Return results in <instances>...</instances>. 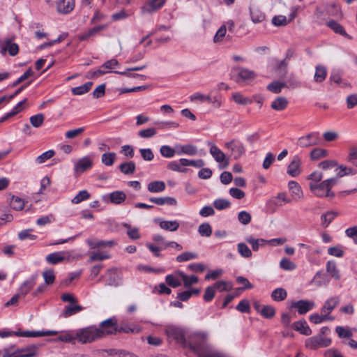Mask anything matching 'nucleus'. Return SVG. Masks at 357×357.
I'll use <instances>...</instances> for the list:
<instances>
[{"instance_id": "1", "label": "nucleus", "mask_w": 357, "mask_h": 357, "mask_svg": "<svg viewBox=\"0 0 357 357\" xmlns=\"http://www.w3.org/2000/svg\"><path fill=\"white\" fill-rule=\"evenodd\" d=\"M319 167L325 171L326 175L328 176V170L334 169L335 172V176L332 178H337L339 181V178L344 176L354 175L357 173V170L354 168L347 167L344 165H339L337 162L335 160H326L319 163Z\"/></svg>"}, {"instance_id": "2", "label": "nucleus", "mask_w": 357, "mask_h": 357, "mask_svg": "<svg viewBox=\"0 0 357 357\" xmlns=\"http://www.w3.org/2000/svg\"><path fill=\"white\" fill-rule=\"evenodd\" d=\"M337 183V178L331 177L323 180L319 184L310 185V190L317 197L332 199L335 197V193L331 189Z\"/></svg>"}, {"instance_id": "3", "label": "nucleus", "mask_w": 357, "mask_h": 357, "mask_svg": "<svg viewBox=\"0 0 357 357\" xmlns=\"http://www.w3.org/2000/svg\"><path fill=\"white\" fill-rule=\"evenodd\" d=\"M102 332L95 326L82 328L75 333V339L82 344L91 343L102 337Z\"/></svg>"}, {"instance_id": "4", "label": "nucleus", "mask_w": 357, "mask_h": 357, "mask_svg": "<svg viewBox=\"0 0 357 357\" xmlns=\"http://www.w3.org/2000/svg\"><path fill=\"white\" fill-rule=\"evenodd\" d=\"M331 278L340 279V275L337 269H321L313 278L312 283L317 286L325 285Z\"/></svg>"}, {"instance_id": "5", "label": "nucleus", "mask_w": 357, "mask_h": 357, "mask_svg": "<svg viewBox=\"0 0 357 357\" xmlns=\"http://www.w3.org/2000/svg\"><path fill=\"white\" fill-rule=\"evenodd\" d=\"M187 347H189L197 356L208 348L205 345V336L202 334L190 335L187 340Z\"/></svg>"}, {"instance_id": "6", "label": "nucleus", "mask_w": 357, "mask_h": 357, "mask_svg": "<svg viewBox=\"0 0 357 357\" xmlns=\"http://www.w3.org/2000/svg\"><path fill=\"white\" fill-rule=\"evenodd\" d=\"M165 333L169 337L181 344L183 347H187V340L181 328L174 326H168L165 328Z\"/></svg>"}, {"instance_id": "7", "label": "nucleus", "mask_w": 357, "mask_h": 357, "mask_svg": "<svg viewBox=\"0 0 357 357\" xmlns=\"http://www.w3.org/2000/svg\"><path fill=\"white\" fill-rule=\"evenodd\" d=\"M331 343L330 338H325L321 335H318L310 338H308L305 341V346L310 349H317L319 347H326Z\"/></svg>"}, {"instance_id": "8", "label": "nucleus", "mask_w": 357, "mask_h": 357, "mask_svg": "<svg viewBox=\"0 0 357 357\" xmlns=\"http://www.w3.org/2000/svg\"><path fill=\"white\" fill-rule=\"evenodd\" d=\"M54 332L52 331H23V332H10V331H0V337H6L8 336H11L13 335H15L17 336L22 337H42L45 335H50L52 334H54Z\"/></svg>"}, {"instance_id": "9", "label": "nucleus", "mask_w": 357, "mask_h": 357, "mask_svg": "<svg viewBox=\"0 0 357 357\" xmlns=\"http://www.w3.org/2000/svg\"><path fill=\"white\" fill-rule=\"evenodd\" d=\"M319 142L318 132H310L306 135L299 137L297 140V146L301 148H306L317 145Z\"/></svg>"}, {"instance_id": "10", "label": "nucleus", "mask_w": 357, "mask_h": 357, "mask_svg": "<svg viewBox=\"0 0 357 357\" xmlns=\"http://www.w3.org/2000/svg\"><path fill=\"white\" fill-rule=\"evenodd\" d=\"M225 146L231 151V155L235 160L238 159L245 153L243 144L235 140L226 142Z\"/></svg>"}, {"instance_id": "11", "label": "nucleus", "mask_w": 357, "mask_h": 357, "mask_svg": "<svg viewBox=\"0 0 357 357\" xmlns=\"http://www.w3.org/2000/svg\"><path fill=\"white\" fill-rule=\"evenodd\" d=\"M210 153L217 162L222 163V168H226L229 165V160L226 159L225 154L215 144L211 146Z\"/></svg>"}, {"instance_id": "12", "label": "nucleus", "mask_w": 357, "mask_h": 357, "mask_svg": "<svg viewBox=\"0 0 357 357\" xmlns=\"http://www.w3.org/2000/svg\"><path fill=\"white\" fill-rule=\"evenodd\" d=\"M315 306V303L312 301L308 300H299L296 302H292L291 307H296L300 314H304L307 312L312 310Z\"/></svg>"}, {"instance_id": "13", "label": "nucleus", "mask_w": 357, "mask_h": 357, "mask_svg": "<svg viewBox=\"0 0 357 357\" xmlns=\"http://www.w3.org/2000/svg\"><path fill=\"white\" fill-rule=\"evenodd\" d=\"M102 337L105 335L115 334L117 333L116 321L114 319H108L100 324Z\"/></svg>"}, {"instance_id": "14", "label": "nucleus", "mask_w": 357, "mask_h": 357, "mask_svg": "<svg viewBox=\"0 0 357 357\" xmlns=\"http://www.w3.org/2000/svg\"><path fill=\"white\" fill-rule=\"evenodd\" d=\"M298 7H293L291 8V13L289 15V20L284 15H277L272 18V23L276 26H285L289 22H291L296 16Z\"/></svg>"}, {"instance_id": "15", "label": "nucleus", "mask_w": 357, "mask_h": 357, "mask_svg": "<svg viewBox=\"0 0 357 357\" xmlns=\"http://www.w3.org/2000/svg\"><path fill=\"white\" fill-rule=\"evenodd\" d=\"M250 18L253 23H261L265 20V14L255 3L250 4L249 7Z\"/></svg>"}, {"instance_id": "16", "label": "nucleus", "mask_w": 357, "mask_h": 357, "mask_svg": "<svg viewBox=\"0 0 357 357\" xmlns=\"http://www.w3.org/2000/svg\"><path fill=\"white\" fill-rule=\"evenodd\" d=\"M75 5V0H59L56 3V11L60 14H68L74 9Z\"/></svg>"}, {"instance_id": "17", "label": "nucleus", "mask_w": 357, "mask_h": 357, "mask_svg": "<svg viewBox=\"0 0 357 357\" xmlns=\"http://www.w3.org/2000/svg\"><path fill=\"white\" fill-rule=\"evenodd\" d=\"M340 303L339 296H332L327 299L321 309V312L326 314L327 317H331V312Z\"/></svg>"}, {"instance_id": "18", "label": "nucleus", "mask_w": 357, "mask_h": 357, "mask_svg": "<svg viewBox=\"0 0 357 357\" xmlns=\"http://www.w3.org/2000/svg\"><path fill=\"white\" fill-rule=\"evenodd\" d=\"M234 70L237 72L238 77L236 82L241 81H250L256 77V74L254 71L250 70L243 68H234Z\"/></svg>"}, {"instance_id": "19", "label": "nucleus", "mask_w": 357, "mask_h": 357, "mask_svg": "<svg viewBox=\"0 0 357 357\" xmlns=\"http://www.w3.org/2000/svg\"><path fill=\"white\" fill-rule=\"evenodd\" d=\"M7 51L10 56H15L19 52L18 45L16 43H12L9 40L0 42V52L5 54Z\"/></svg>"}, {"instance_id": "20", "label": "nucleus", "mask_w": 357, "mask_h": 357, "mask_svg": "<svg viewBox=\"0 0 357 357\" xmlns=\"http://www.w3.org/2000/svg\"><path fill=\"white\" fill-rule=\"evenodd\" d=\"M301 160L300 158L295 155L287 167V174L292 177H296L299 175L301 173Z\"/></svg>"}, {"instance_id": "21", "label": "nucleus", "mask_w": 357, "mask_h": 357, "mask_svg": "<svg viewBox=\"0 0 357 357\" xmlns=\"http://www.w3.org/2000/svg\"><path fill=\"white\" fill-rule=\"evenodd\" d=\"M288 61L287 59H284L280 61H279L275 68V73L276 74L277 77L281 79H284V78L287 75L288 73Z\"/></svg>"}, {"instance_id": "22", "label": "nucleus", "mask_w": 357, "mask_h": 357, "mask_svg": "<svg viewBox=\"0 0 357 357\" xmlns=\"http://www.w3.org/2000/svg\"><path fill=\"white\" fill-rule=\"evenodd\" d=\"M36 275H33L29 280L22 284L17 292L21 297H24L32 289L36 284Z\"/></svg>"}, {"instance_id": "23", "label": "nucleus", "mask_w": 357, "mask_h": 357, "mask_svg": "<svg viewBox=\"0 0 357 357\" xmlns=\"http://www.w3.org/2000/svg\"><path fill=\"white\" fill-rule=\"evenodd\" d=\"M92 165V160L88 156L84 157L77 162L75 166V170L76 172L82 173L90 169Z\"/></svg>"}, {"instance_id": "24", "label": "nucleus", "mask_w": 357, "mask_h": 357, "mask_svg": "<svg viewBox=\"0 0 357 357\" xmlns=\"http://www.w3.org/2000/svg\"><path fill=\"white\" fill-rule=\"evenodd\" d=\"M165 1V0H152L142 7V12L151 14L160 8Z\"/></svg>"}, {"instance_id": "25", "label": "nucleus", "mask_w": 357, "mask_h": 357, "mask_svg": "<svg viewBox=\"0 0 357 357\" xmlns=\"http://www.w3.org/2000/svg\"><path fill=\"white\" fill-rule=\"evenodd\" d=\"M86 243L91 249L105 247L111 248L115 245L114 241H99L95 238H89L86 241Z\"/></svg>"}, {"instance_id": "26", "label": "nucleus", "mask_w": 357, "mask_h": 357, "mask_svg": "<svg viewBox=\"0 0 357 357\" xmlns=\"http://www.w3.org/2000/svg\"><path fill=\"white\" fill-rule=\"evenodd\" d=\"M145 68H146V64H144L141 66L135 67V68H127L125 71H113V72L114 73H117V74H119L123 76L128 77L136 78V77H139L142 79H145L146 76H144V75L130 73V71L141 70L144 69Z\"/></svg>"}, {"instance_id": "27", "label": "nucleus", "mask_w": 357, "mask_h": 357, "mask_svg": "<svg viewBox=\"0 0 357 357\" xmlns=\"http://www.w3.org/2000/svg\"><path fill=\"white\" fill-rule=\"evenodd\" d=\"M288 188L294 199H300L303 197V191L300 185L297 182L294 181H289L288 183Z\"/></svg>"}, {"instance_id": "28", "label": "nucleus", "mask_w": 357, "mask_h": 357, "mask_svg": "<svg viewBox=\"0 0 357 357\" xmlns=\"http://www.w3.org/2000/svg\"><path fill=\"white\" fill-rule=\"evenodd\" d=\"M38 347L32 344L29 347L17 350L18 357H33L37 355Z\"/></svg>"}, {"instance_id": "29", "label": "nucleus", "mask_w": 357, "mask_h": 357, "mask_svg": "<svg viewBox=\"0 0 357 357\" xmlns=\"http://www.w3.org/2000/svg\"><path fill=\"white\" fill-rule=\"evenodd\" d=\"M176 153L188 155H195L197 153V148L192 144L178 145L176 146Z\"/></svg>"}, {"instance_id": "30", "label": "nucleus", "mask_w": 357, "mask_h": 357, "mask_svg": "<svg viewBox=\"0 0 357 357\" xmlns=\"http://www.w3.org/2000/svg\"><path fill=\"white\" fill-rule=\"evenodd\" d=\"M149 201L159 206L167 204L169 206H176L177 201L174 197H151Z\"/></svg>"}, {"instance_id": "31", "label": "nucleus", "mask_w": 357, "mask_h": 357, "mask_svg": "<svg viewBox=\"0 0 357 357\" xmlns=\"http://www.w3.org/2000/svg\"><path fill=\"white\" fill-rule=\"evenodd\" d=\"M339 215L338 212L335 211H328L321 215V225L324 228L329 226L330 223Z\"/></svg>"}, {"instance_id": "32", "label": "nucleus", "mask_w": 357, "mask_h": 357, "mask_svg": "<svg viewBox=\"0 0 357 357\" xmlns=\"http://www.w3.org/2000/svg\"><path fill=\"white\" fill-rule=\"evenodd\" d=\"M289 102L285 97H277L271 103V108L276 111L285 109L288 106Z\"/></svg>"}, {"instance_id": "33", "label": "nucleus", "mask_w": 357, "mask_h": 357, "mask_svg": "<svg viewBox=\"0 0 357 357\" xmlns=\"http://www.w3.org/2000/svg\"><path fill=\"white\" fill-rule=\"evenodd\" d=\"M284 79L282 82L285 84V88L296 89L301 86L299 81L294 73L287 74Z\"/></svg>"}, {"instance_id": "34", "label": "nucleus", "mask_w": 357, "mask_h": 357, "mask_svg": "<svg viewBox=\"0 0 357 357\" xmlns=\"http://www.w3.org/2000/svg\"><path fill=\"white\" fill-rule=\"evenodd\" d=\"M294 328L295 331L305 335H310L312 333L311 329L304 319L295 322L294 324Z\"/></svg>"}, {"instance_id": "35", "label": "nucleus", "mask_w": 357, "mask_h": 357, "mask_svg": "<svg viewBox=\"0 0 357 357\" xmlns=\"http://www.w3.org/2000/svg\"><path fill=\"white\" fill-rule=\"evenodd\" d=\"M165 183L163 181H155L148 184L147 189L150 192L157 193L165 190Z\"/></svg>"}, {"instance_id": "36", "label": "nucleus", "mask_w": 357, "mask_h": 357, "mask_svg": "<svg viewBox=\"0 0 357 357\" xmlns=\"http://www.w3.org/2000/svg\"><path fill=\"white\" fill-rule=\"evenodd\" d=\"M160 227L164 230L175 231L179 227V223L176 220H162L159 223Z\"/></svg>"}, {"instance_id": "37", "label": "nucleus", "mask_w": 357, "mask_h": 357, "mask_svg": "<svg viewBox=\"0 0 357 357\" xmlns=\"http://www.w3.org/2000/svg\"><path fill=\"white\" fill-rule=\"evenodd\" d=\"M110 202L114 204H121L126 199V195L123 191H115L109 195Z\"/></svg>"}, {"instance_id": "38", "label": "nucleus", "mask_w": 357, "mask_h": 357, "mask_svg": "<svg viewBox=\"0 0 357 357\" xmlns=\"http://www.w3.org/2000/svg\"><path fill=\"white\" fill-rule=\"evenodd\" d=\"M327 70L325 66L318 65L316 66V70L314 76V79L316 82H322L326 77Z\"/></svg>"}, {"instance_id": "39", "label": "nucleus", "mask_w": 357, "mask_h": 357, "mask_svg": "<svg viewBox=\"0 0 357 357\" xmlns=\"http://www.w3.org/2000/svg\"><path fill=\"white\" fill-rule=\"evenodd\" d=\"M245 241L250 243L254 251H257L260 246H264L268 243V241L263 238H254L252 236L247 237Z\"/></svg>"}, {"instance_id": "40", "label": "nucleus", "mask_w": 357, "mask_h": 357, "mask_svg": "<svg viewBox=\"0 0 357 357\" xmlns=\"http://www.w3.org/2000/svg\"><path fill=\"white\" fill-rule=\"evenodd\" d=\"M309 319L311 322L318 324L324 321H333L334 320L333 317H327L326 314L321 313L319 314H312L310 316Z\"/></svg>"}, {"instance_id": "41", "label": "nucleus", "mask_w": 357, "mask_h": 357, "mask_svg": "<svg viewBox=\"0 0 357 357\" xmlns=\"http://www.w3.org/2000/svg\"><path fill=\"white\" fill-rule=\"evenodd\" d=\"M179 162L183 166H192L197 168L203 167L204 166V162L202 159L199 160H188L185 158H181Z\"/></svg>"}, {"instance_id": "42", "label": "nucleus", "mask_w": 357, "mask_h": 357, "mask_svg": "<svg viewBox=\"0 0 357 357\" xmlns=\"http://www.w3.org/2000/svg\"><path fill=\"white\" fill-rule=\"evenodd\" d=\"M178 274L183 280L185 287H189L198 282V278L195 275L188 276L182 272H178Z\"/></svg>"}, {"instance_id": "43", "label": "nucleus", "mask_w": 357, "mask_h": 357, "mask_svg": "<svg viewBox=\"0 0 357 357\" xmlns=\"http://www.w3.org/2000/svg\"><path fill=\"white\" fill-rule=\"evenodd\" d=\"M46 260L47 262L52 265H56L59 262L64 260V257L62 252H54L47 256Z\"/></svg>"}, {"instance_id": "44", "label": "nucleus", "mask_w": 357, "mask_h": 357, "mask_svg": "<svg viewBox=\"0 0 357 357\" xmlns=\"http://www.w3.org/2000/svg\"><path fill=\"white\" fill-rule=\"evenodd\" d=\"M287 296L286 290L283 288H277L271 293V298L275 301H284Z\"/></svg>"}, {"instance_id": "45", "label": "nucleus", "mask_w": 357, "mask_h": 357, "mask_svg": "<svg viewBox=\"0 0 357 357\" xmlns=\"http://www.w3.org/2000/svg\"><path fill=\"white\" fill-rule=\"evenodd\" d=\"M119 169L124 174H132L135 171V164L132 161L124 162L120 165Z\"/></svg>"}, {"instance_id": "46", "label": "nucleus", "mask_w": 357, "mask_h": 357, "mask_svg": "<svg viewBox=\"0 0 357 357\" xmlns=\"http://www.w3.org/2000/svg\"><path fill=\"white\" fill-rule=\"evenodd\" d=\"M92 85H93V83L91 82H88L82 86L73 88L72 93L73 95H77V96L82 95V94L88 92L91 89Z\"/></svg>"}, {"instance_id": "47", "label": "nucleus", "mask_w": 357, "mask_h": 357, "mask_svg": "<svg viewBox=\"0 0 357 357\" xmlns=\"http://www.w3.org/2000/svg\"><path fill=\"white\" fill-rule=\"evenodd\" d=\"M109 255L106 252L98 250L96 252H90L89 261H102L106 259H109Z\"/></svg>"}, {"instance_id": "48", "label": "nucleus", "mask_w": 357, "mask_h": 357, "mask_svg": "<svg viewBox=\"0 0 357 357\" xmlns=\"http://www.w3.org/2000/svg\"><path fill=\"white\" fill-rule=\"evenodd\" d=\"M328 155V152L327 150L320 148H317L313 149L310 152V158L312 160H317L321 158H325Z\"/></svg>"}, {"instance_id": "49", "label": "nucleus", "mask_w": 357, "mask_h": 357, "mask_svg": "<svg viewBox=\"0 0 357 357\" xmlns=\"http://www.w3.org/2000/svg\"><path fill=\"white\" fill-rule=\"evenodd\" d=\"M324 176V174L323 172L315 171L310 174L307 179L310 180V182L309 183L310 185H314V184H319Z\"/></svg>"}, {"instance_id": "50", "label": "nucleus", "mask_w": 357, "mask_h": 357, "mask_svg": "<svg viewBox=\"0 0 357 357\" xmlns=\"http://www.w3.org/2000/svg\"><path fill=\"white\" fill-rule=\"evenodd\" d=\"M10 206L13 209L16 211H21L24 207V202L19 197L13 196L10 199Z\"/></svg>"}, {"instance_id": "51", "label": "nucleus", "mask_w": 357, "mask_h": 357, "mask_svg": "<svg viewBox=\"0 0 357 357\" xmlns=\"http://www.w3.org/2000/svg\"><path fill=\"white\" fill-rule=\"evenodd\" d=\"M105 28V25H100L98 26H95L92 29H90L89 31H87L86 33L82 34L79 36V39L81 40H84L89 38L91 36H94L101 30Z\"/></svg>"}, {"instance_id": "52", "label": "nucleus", "mask_w": 357, "mask_h": 357, "mask_svg": "<svg viewBox=\"0 0 357 357\" xmlns=\"http://www.w3.org/2000/svg\"><path fill=\"white\" fill-rule=\"evenodd\" d=\"M116 158V155L114 152L105 153L102 155L101 162L106 166H112Z\"/></svg>"}, {"instance_id": "53", "label": "nucleus", "mask_w": 357, "mask_h": 357, "mask_svg": "<svg viewBox=\"0 0 357 357\" xmlns=\"http://www.w3.org/2000/svg\"><path fill=\"white\" fill-rule=\"evenodd\" d=\"M284 85L282 82L275 81L271 82L267 86V89L272 93H279L281 92L282 89L285 88Z\"/></svg>"}, {"instance_id": "54", "label": "nucleus", "mask_w": 357, "mask_h": 357, "mask_svg": "<svg viewBox=\"0 0 357 357\" xmlns=\"http://www.w3.org/2000/svg\"><path fill=\"white\" fill-rule=\"evenodd\" d=\"M260 314L264 318L271 319L275 316V310L271 305H263Z\"/></svg>"}, {"instance_id": "55", "label": "nucleus", "mask_w": 357, "mask_h": 357, "mask_svg": "<svg viewBox=\"0 0 357 357\" xmlns=\"http://www.w3.org/2000/svg\"><path fill=\"white\" fill-rule=\"evenodd\" d=\"M198 232L202 236L209 237L212 234V228L210 224L203 223L198 227Z\"/></svg>"}, {"instance_id": "56", "label": "nucleus", "mask_w": 357, "mask_h": 357, "mask_svg": "<svg viewBox=\"0 0 357 357\" xmlns=\"http://www.w3.org/2000/svg\"><path fill=\"white\" fill-rule=\"evenodd\" d=\"M31 124L35 128L41 126L45 121V116L43 114L33 115L29 119Z\"/></svg>"}, {"instance_id": "57", "label": "nucleus", "mask_w": 357, "mask_h": 357, "mask_svg": "<svg viewBox=\"0 0 357 357\" xmlns=\"http://www.w3.org/2000/svg\"><path fill=\"white\" fill-rule=\"evenodd\" d=\"M82 310V307L81 305H68L65 311L63 312L64 317H68L73 314H77Z\"/></svg>"}, {"instance_id": "58", "label": "nucleus", "mask_w": 357, "mask_h": 357, "mask_svg": "<svg viewBox=\"0 0 357 357\" xmlns=\"http://www.w3.org/2000/svg\"><path fill=\"white\" fill-rule=\"evenodd\" d=\"M160 152L165 158H172L174 156L176 151L169 146L163 145L160 147Z\"/></svg>"}, {"instance_id": "59", "label": "nucleus", "mask_w": 357, "mask_h": 357, "mask_svg": "<svg viewBox=\"0 0 357 357\" xmlns=\"http://www.w3.org/2000/svg\"><path fill=\"white\" fill-rule=\"evenodd\" d=\"M230 205V202L225 199H218L213 202L214 207L220 211L229 208Z\"/></svg>"}, {"instance_id": "60", "label": "nucleus", "mask_w": 357, "mask_h": 357, "mask_svg": "<svg viewBox=\"0 0 357 357\" xmlns=\"http://www.w3.org/2000/svg\"><path fill=\"white\" fill-rule=\"evenodd\" d=\"M45 284L49 285L52 284L54 282L55 280V275L54 274V272L51 269H47L45 271L43 272L42 274Z\"/></svg>"}, {"instance_id": "61", "label": "nucleus", "mask_w": 357, "mask_h": 357, "mask_svg": "<svg viewBox=\"0 0 357 357\" xmlns=\"http://www.w3.org/2000/svg\"><path fill=\"white\" fill-rule=\"evenodd\" d=\"M157 133L155 128H149L146 129L141 130L138 132V135L142 138H151L155 136Z\"/></svg>"}, {"instance_id": "62", "label": "nucleus", "mask_w": 357, "mask_h": 357, "mask_svg": "<svg viewBox=\"0 0 357 357\" xmlns=\"http://www.w3.org/2000/svg\"><path fill=\"white\" fill-rule=\"evenodd\" d=\"M238 251L243 257H250L252 256L251 250L244 243H240L238 244Z\"/></svg>"}, {"instance_id": "63", "label": "nucleus", "mask_w": 357, "mask_h": 357, "mask_svg": "<svg viewBox=\"0 0 357 357\" xmlns=\"http://www.w3.org/2000/svg\"><path fill=\"white\" fill-rule=\"evenodd\" d=\"M251 215L250 213L243 211L238 214V220L243 225H248L251 221Z\"/></svg>"}, {"instance_id": "64", "label": "nucleus", "mask_w": 357, "mask_h": 357, "mask_svg": "<svg viewBox=\"0 0 357 357\" xmlns=\"http://www.w3.org/2000/svg\"><path fill=\"white\" fill-rule=\"evenodd\" d=\"M347 160L357 167V147H351Z\"/></svg>"}]
</instances>
